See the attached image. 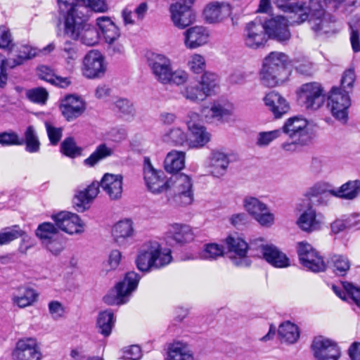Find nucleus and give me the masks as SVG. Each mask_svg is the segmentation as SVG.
<instances>
[{
    "instance_id": "obj_31",
    "label": "nucleus",
    "mask_w": 360,
    "mask_h": 360,
    "mask_svg": "<svg viewBox=\"0 0 360 360\" xmlns=\"http://www.w3.org/2000/svg\"><path fill=\"white\" fill-rule=\"evenodd\" d=\"M231 104L219 101H214L210 105H202L200 108L202 116L207 122L221 121L233 113Z\"/></svg>"
},
{
    "instance_id": "obj_41",
    "label": "nucleus",
    "mask_w": 360,
    "mask_h": 360,
    "mask_svg": "<svg viewBox=\"0 0 360 360\" xmlns=\"http://www.w3.org/2000/svg\"><path fill=\"white\" fill-rule=\"evenodd\" d=\"M230 162L228 154L220 151H213L210 159L212 174L217 177L224 175Z\"/></svg>"
},
{
    "instance_id": "obj_39",
    "label": "nucleus",
    "mask_w": 360,
    "mask_h": 360,
    "mask_svg": "<svg viewBox=\"0 0 360 360\" xmlns=\"http://www.w3.org/2000/svg\"><path fill=\"white\" fill-rule=\"evenodd\" d=\"M38 294L31 288H21L11 295L13 306L25 308L32 306L37 300Z\"/></svg>"
},
{
    "instance_id": "obj_11",
    "label": "nucleus",
    "mask_w": 360,
    "mask_h": 360,
    "mask_svg": "<svg viewBox=\"0 0 360 360\" xmlns=\"http://www.w3.org/2000/svg\"><path fill=\"white\" fill-rule=\"evenodd\" d=\"M244 210L261 226L270 228L276 221V217L268 205L254 196H246L243 201Z\"/></svg>"
},
{
    "instance_id": "obj_63",
    "label": "nucleus",
    "mask_w": 360,
    "mask_h": 360,
    "mask_svg": "<svg viewBox=\"0 0 360 360\" xmlns=\"http://www.w3.org/2000/svg\"><path fill=\"white\" fill-rule=\"evenodd\" d=\"M343 286L348 297L360 308V288L350 283H345Z\"/></svg>"
},
{
    "instance_id": "obj_5",
    "label": "nucleus",
    "mask_w": 360,
    "mask_h": 360,
    "mask_svg": "<svg viewBox=\"0 0 360 360\" xmlns=\"http://www.w3.org/2000/svg\"><path fill=\"white\" fill-rule=\"evenodd\" d=\"M148 65L155 80L162 84L180 86L188 80V73L181 68L174 70L172 60L164 54L152 53Z\"/></svg>"
},
{
    "instance_id": "obj_52",
    "label": "nucleus",
    "mask_w": 360,
    "mask_h": 360,
    "mask_svg": "<svg viewBox=\"0 0 360 360\" xmlns=\"http://www.w3.org/2000/svg\"><path fill=\"white\" fill-rule=\"evenodd\" d=\"M282 134L281 129L269 131H260L257 136L256 144L260 147L269 146L274 140L279 138Z\"/></svg>"
},
{
    "instance_id": "obj_53",
    "label": "nucleus",
    "mask_w": 360,
    "mask_h": 360,
    "mask_svg": "<svg viewBox=\"0 0 360 360\" xmlns=\"http://www.w3.org/2000/svg\"><path fill=\"white\" fill-rule=\"evenodd\" d=\"M350 263L343 256H335L333 258V271L338 276H344L349 269Z\"/></svg>"
},
{
    "instance_id": "obj_62",
    "label": "nucleus",
    "mask_w": 360,
    "mask_h": 360,
    "mask_svg": "<svg viewBox=\"0 0 360 360\" xmlns=\"http://www.w3.org/2000/svg\"><path fill=\"white\" fill-rule=\"evenodd\" d=\"M48 307L49 312L53 319L58 320L63 316L65 309L63 304L58 301L50 302Z\"/></svg>"
},
{
    "instance_id": "obj_3",
    "label": "nucleus",
    "mask_w": 360,
    "mask_h": 360,
    "mask_svg": "<svg viewBox=\"0 0 360 360\" xmlns=\"http://www.w3.org/2000/svg\"><path fill=\"white\" fill-rule=\"evenodd\" d=\"M289 57L283 52L272 51L269 53L262 62L259 70V81L266 87L274 88L281 86L288 81L290 70Z\"/></svg>"
},
{
    "instance_id": "obj_42",
    "label": "nucleus",
    "mask_w": 360,
    "mask_h": 360,
    "mask_svg": "<svg viewBox=\"0 0 360 360\" xmlns=\"http://www.w3.org/2000/svg\"><path fill=\"white\" fill-rule=\"evenodd\" d=\"M186 153L173 150L167 153L164 161V167L168 173H176L185 166Z\"/></svg>"
},
{
    "instance_id": "obj_51",
    "label": "nucleus",
    "mask_w": 360,
    "mask_h": 360,
    "mask_svg": "<svg viewBox=\"0 0 360 360\" xmlns=\"http://www.w3.org/2000/svg\"><path fill=\"white\" fill-rule=\"evenodd\" d=\"M187 67L194 74H200L206 68V60L204 56L194 53L189 56Z\"/></svg>"
},
{
    "instance_id": "obj_45",
    "label": "nucleus",
    "mask_w": 360,
    "mask_h": 360,
    "mask_svg": "<svg viewBox=\"0 0 360 360\" xmlns=\"http://www.w3.org/2000/svg\"><path fill=\"white\" fill-rule=\"evenodd\" d=\"M162 140L174 146H187V133L181 127H174L165 132Z\"/></svg>"
},
{
    "instance_id": "obj_15",
    "label": "nucleus",
    "mask_w": 360,
    "mask_h": 360,
    "mask_svg": "<svg viewBox=\"0 0 360 360\" xmlns=\"http://www.w3.org/2000/svg\"><path fill=\"white\" fill-rule=\"evenodd\" d=\"M311 348L316 360H340L342 356L341 347L338 343L323 336L315 338Z\"/></svg>"
},
{
    "instance_id": "obj_33",
    "label": "nucleus",
    "mask_w": 360,
    "mask_h": 360,
    "mask_svg": "<svg viewBox=\"0 0 360 360\" xmlns=\"http://www.w3.org/2000/svg\"><path fill=\"white\" fill-rule=\"evenodd\" d=\"M167 236L176 244L185 245L195 240V229L185 224H172L168 228Z\"/></svg>"
},
{
    "instance_id": "obj_1",
    "label": "nucleus",
    "mask_w": 360,
    "mask_h": 360,
    "mask_svg": "<svg viewBox=\"0 0 360 360\" xmlns=\"http://www.w3.org/2000/svg\"><path fill=\"white\" fill-rule=\"evenodd\" d=\"M360 4V0H308L306 9L301 13L307 15L311 29L319 34L334 31L335 20L332 15L326 13L323 5L328 4L333 9L345 11L348 7Z\"/></svg>"
},
{
    "instance_id": "obj_49",
    "label": "nucleus",
    "mask_w": 360,
    "mask_h": 360,
    "mask_svg": "<svg viewBox=\"0 0 360 360\" xmlns=\"http://www.w3.org/2000/svg\"><path fill=\"white\" fill-rule=\"evenodd\" d=\"M23 143L26 145V150L29 153H37L40 149V141L32 126H29L24 134Z\"/></svg>"
},
{
    "instance_id": "obj_20",
    "label": "nucleus",
    "mask_w": 360,
    "mask_h": 360,
    "mask_svg": "<svg viewBox=\"0 0 360 360\" xmlns=\"http://www.w3.org/2000/svg\"><path fill=\"white\" fill-rule=\"evenodd\" d=\"M259 243L257 250L262 258L276 268H287L290 266L288 257L273 244L264 243L262 239L256 240Z\"/></svg>"
},
{
    "instance_id": "obj_34",
    "label": "nucleus",
    "mask_w": 360,
    "mask_h": 360,
    "mask_svg": "<svg viewBox=\"0 0 360 360\" xmlns=\"http://www.w3.org/2000/svg\"><path fill=\"white\" fill-rule=\"evenodd\" d=\"M263 101L267 110L276 119L281 118L290 109L289 103L286 99L275 91L266 94L263 98Z\"/></svg>"
},
{
    "instance_id": "obj_36",
    "label": "nucleus",
    "mask_w": 360,
    "mask_h": 360,
    "mask_svg": "<svg viewBox=\"0 0 360 360\" xmlns=\"http://www.w3.org/2000/svg\"><path fill=\"white\" fill-rule=\"evenodd\" d=\"M167 359V360H195V355L188 344L176 341L168 346Z\"/></svg>"
},
{
    "instance_id": "obj_37",
    "label": "nucleus",
    "mask_w": 360,
    "mask_h": 360,
    "mask_svg": "<svg viewBox=\"0 0 360 360\" xmlns=\"http://www.w3.org/2000/svg\"><path fill=\"white\" fill-rule=\"evenodd\" d=\"M96 25L108 44H112L120 37V30L110 18L107 16L98 18Z\"/></svg>"
},
{
    "instance_id": "obj_46",
    "label": "nucleus",
    "mask_w": 360,
    "mask_h": 360,
    "mask_svg": "<svg viewBox=\"0 0 360 360\" xmlns=\"http://www.w3.org/2000/svg\"><path fill=\"white\" fill-rule=\"evenodd\" d=\"M114 153L112 148L105 143L98 145L95 151L84 162L85 165L93 167L99 161L111 156Z\"/></svg>"
},
{
    "instance_id": "obj_4",
    "label": "nucleus",
    "mask_w": 360,
    "mask_h": 360,
    "mask_svg": "<svg viewBox=\"0 0 360 360\" xmlns=\"http://www.w3.org/2000/svg\"><path fill=\"white\" fill-rule=\"evenodd\" d=\"M172 261V250L163 248L156 240H147L139 245L136 253V267L148 272L162 269Z\"/></svg>"
},
{
    "instance_id": "obj_54",
    "label": "nucleus",
    "mask_w": 360,
    "mask_h": 360,
    "mask_svg": "<svg viewBox=\"0 0 360 360\" xmlns=\"http://www.w3.org/2000/svg\"><path fill=\"white\" fill-rule=\"evenodd\" d=\"M80 1L82 6L85 8L84 12L87 8L98 13H105L108 10V6L105 0H80Z\"/></svg>"
},
{
    "instance_id": "obj_22",
    "label": "nucleus",
    "mask_w": 360,
    "mask_h": 360,
    "mask_svg": "<svg viewBox=\"0 0 360 360\" xmlns=\"http://www.w3.org/2000/svg\"><path fill=\"white\" fill-rule=\"evenodd\" d=\"M134 221L124 219L115 223L111 229L112 242L121 248H127L134 242Z\"/></svg>"
},
{
    "instance_id": "obj_57",
    "label": "nucleus",
    "mask_w": 360,
    "mask_h": 360,
    "mask_svg": "<svg viewBox=\"0 0 360 360\" xmlns=\"http://www.w3.org/2000/svg\"><path fill=\"white\" fill-rule=\"evenodd\" d=\"M356 79V75L353 69L346 70L342 77L341 79V89L345 91H351L353 88L354 83Z\"/></svg>"
},
{
    "instance_id": "obj_24",
    "label": "nucleus",
    "mask_w": 360,
    "mask_h": 360,
    "mask_svg": "<svg viewBox=\"0 0 360 360\" xmlns=\"http://www.w3.org/2000/svg\"><path fill=\"white\" fill-rule=\"evenodd\" d=\"M266 35L263 24L250 22L246 24L243 34L244 45L251 49H258L267 41Z\"/></svg>"
},
{
    "instance_id": "obj_44",
    "label": "nucleus",
    "mask_w": 360,
    "mask_h": 360,
    "mask_svg": "<svg viewBox=\"0 0 360 360\" xmlns=\"http://www.w3.org/2000/svg\"><path fill=\"white\" fill-rule=\"evenodd\" d=\"M219 83V78L217 75L211 72H205L201 76L198 84L207 98L215 94Z\"/></svg>"
},
{
    "instance_id": "obj_9",
    "label": "nucleus",
    "mask_w": 360,
    "mask_h": 360,
    "mask_svg": "<svg viewBox=\"0 0 360 360\" xmlns=\"http://www.w3.org/2000/svg\"><path fill=\"white\" fill-rule=\"evenodd\" d=\"M297 96L300 105L311 112L320 109L326 100L323 88L317 82L302 84L297 89Z\"/></svg>"
},
{
    "instance_id": "obj_64",
    "label": "nucleus",
    "mask_w": 360,
    "mask_h": 360,
    "mask_svg": "<svg viewBox=\"0 0 360 360\" xmlns=\"http://www.w3.org/2000/svg\"><path fill=\"white\" fill-rule=\"evenodd\" d=\"M122 259V253L118 250H112L108 256L107 266L108 270H115L118 268Z\"/></svg>"
},
{
    "instance_id": "obj_40",
    "label": "nucleus",
    "mask_w": 360,
    "mask_h": 360,
    "mask_svg": "<svg viewBox=\"0 0 360 360\" xmlns=\"http://www.w3.org/2000/svg\"><path fill=\"white\" fill-rule=\"evenodd\" d=\"M58 4L63 22L69 17L74 18L84 13L85 8L82 6L80 0H58Z\"/></svg>"
},
{
    "instance_id": "obj_38",
    "label": "nucleus",
    "mask_w": 360,
    "mask_h": 360,
    "mask_svg": "<svg viewBox=\"0 0 360 360\" xmlns=\"http://www.w3.org/2000/svg\"><path fill=\"white\" fill-rule=\"evenodd\" d=\"M278 336L281 342L294 344L300 338V330L295 323L286 321L279 325Z\"/></svg>"
},
{
    "instance_id": "obj_55",
    "label": "nucleus",
    "mask_w": 360,
    "mask_h": 360,
    "mask_svg": "<svg viewBox=\"0 0 360 360\" xmlns=\"http://www.w3.org/2000/svg\"><path fill=\"white\" fill-rule=\"evenodd\" d=\"M61 150L67 156L75 157L79 155L81 148L76 146V143L72 138L65 139L61 143Z\"/></svg>"
},
{
    "instance_id": "obj_6",
    "label": "nucleus",
    "mask_w": 360,
    "mask_h": 360,
    "mask_svg": "<svg viewBox=\"0 0 360 360\" xmlns=\"http://www.w3.org/2000/svg\"><path fill=\"white\" fill-rule=\"evenodd\" d=\"M64 34L86 46H94L99 41V33L94 25L88 22L84 13L72 18H68L63 24Z\"/></svg>"
},
{
    "instance_id": "obj_56",
    "label": "nucleus",
    "mask_w": 360,
    "mask_h": 360,
    "mask_svg": "<svg viewBox=\"0 0 360 360\" xmlns=\"http://www.w3.org/2000/svg\"><path fill=\"white\" fill-rule=\"evenodd\" d=\"M22 233L23 232L17 226L0 232V245L18 238L22 235Z\"/></svg>"
},
{
    "instance_id": "obj_23",
    "label": "nucleus",
    "mask_w": 360,
    "mask_h": 360,
    "mask_svg": "<svg viewBox=\"0 0 360 360\" xmlns=\"http://www.w3.org/2000/svg\"><path fill=\"white\" fill-rule=\"evenodd\" d=\"M52 219L58 229L68 234H79L84 231V223L77 214L62 211L52 215Z\"/></svg>"
},
{
    "instance_id": "obj_14",
    "label": "nucleus",
    "mask_w": 360,
    "mask_h": 360,
    "mask_svg": "<svg viewBox=\"0 0 360 360\" xmlns=\"http://www.w3.org/2000/svg\"><path fill=\"white\" fill-rule=\"evenodd\" d=\"M143 175L146 186L151 193L158 194L167 191L168 179L163 172L155 169L148 157L143 158Z\"/></svg>"
},
{
    "instance_id": "obj_26",
    "label": "nucleus",
    "mask_w": 360,
    "mask_h": 360,
    "mask_svg": "<svg viewBox=\"0 0 360 360\" xmlns=\"http://www.w3.org/2000/svg\"><path fill=\"white\" fill-rule=\"evenodd\" d=\"M281 129L291 139L303 144L309 134V122L303 117H292L286 120Z\"/></svg>"
},
{
    "instance_id": "obj_60",
    "label": "nucleus",
    "mask_w": 360,
    "mask_h": 360,
    "mask_svg": "<svg viewBox=\"0 0 360 360\" xmlns=\"http://www.w3.org/2000/svg\"><path fill=\"white\" fill-rule=\"evenodd\" d=\"M27 96L34 103L44 104L47 100L48 92L44 88H35L27 92Z\"/></svg>"
},
{
    "instance_id": "obj_35",
    "label": "nucleus",
    "mask_w": 360,
    "mask_h": 360,
    "mask_svg": "<svg viewBox=\"0 0 360 360\" xmlns=\"http://www.w3.org/2000/svg\"><path fill=\"white\" fill-rule=\"evenodd\" d=\"M38 56L37 49L29 45H21L18 48L15 58L4 60L0 55V65L4 72L6 68H13L16 65L22 64L25 60Z\"/></svg>"
},
{
    "instance_id": "obj_43",
    "label": "nucleus",
    "mask_w": 360,
    "mask_h": 360,
    "mask_svg": "<svg viewBox=\"0 0 360 360\" xmlns=\"http://www.w3.org/2000/svg\"><path fill=\"white\" fill-rule=\"evenodd\" d=\"M116 318L112 309H108L99 312L97 316L96 327L98 331L105 337L111 334L115 326Z\"/></svg>"
},
{
    "instance_id": "obj_28",
    "label": "nucleus",
    "mask_w": 360,
    "mask_h": 360,
    "mask_svg": "<svg viewBox=\"0 0 360 360\" xmlns=\"http://www.w3.org/2000/svg\"><path fill=\"white\" fill-rule=\"evenodd\" d=\"M292 25L285 16L278 15L272 18L263 24L266 34L269 38L278 41H285L290 38V32L288 30V25Z\"/></svg>"
},
{
    "instance_id": "obj_32",
    "label": "nucleus",
    "mask_w": 360,
    "mask_h": 360,
    "mask_svg": "<svg viewBox=\"0 0 360 360\" xmlns=\"http://www.w3.org/2000/svg\"><path fill=\"white\" fill-rule=\"evenodd\" d=\"M323 223V217L321 214H317L316 211L312 207H309L304 210L296 222L297 226L307 233L321 230Z\"/></svg>"
},
{
    "instance_id": "obj_61",
    "label": "nucleus",
    "mask_w": 360,
    "mask_h": 360,
    "mask_svg": "<svg viewBox=\"0 0 360 360\" xmlns=\"http://www.w3.org/2000/svg\"><path fill=\"white\" fill-rule=\"evenodd\" d=\"M45 127L51 143L56 145L62 137V129L55 127L48 122H45Z\"/></svg>"
},
{
    "instance_id": "obj_59",
    "label": "nucleus",
    "mask_w": 360,
    "mask_h": 360,
    "mask_svg": "<svg viewBox=\"0 0 360 360\" xmlns=\"http://www.w3.org/2000/svg\"><path fill=\"white\" fill-rule=\"evenodd\" d=\"M23 139H20L15 132L0 133V144L3 146L22 145Z\"/></svg>"
},
{
    "instance_id": "obj_19",
    "label": "nucleus",
    "mask_w": 360,
    "mask_h": 360,
    "mask_svg": "<svg viewBox=\"0 0 360 360\" xmlns=\"http://www.w3.org/2000/svg\"><path fill=\"white\" fill-rule=\"evenodd\" d=\"M297 252L302 265L314 272L323 271L326 268L322 257L306 241L299 242L297 244Z\"/></svg>"
},
{
    "instance_id": "obj_25",
    "label": "nucleus",
    "mask_w": 360,
    "mask_h": 360,
    "mask_svg": "<svg viewBox=\"0 0 360 360\" xmlns=\"http://www.w3.org/2000/svg\"><path fill=\"white\" fill-rule=\"evenodd\" d=\"M274 3L288 14V21L291 24H302L307 15L301 13L306 9L308 0H273Z\"/></svg>"
},
{
    "instance_id": "obj_16",
    "label": "nucleus",
    "mask_w": 360,
    "mask_h": 360,
    "mask_svg": "<svg viewBox=\"0 0 360 360\" xmlns=\"http://www.w3.org/2000/svg\"><path fill=\"white\" fill-rule=\"evenodd\" d=\"M309 193L311 196L328 193L335 197L351 200L360 194V181H349L338 188L329 190L326 188L324 184H316L309 189Z\"/></svg>"
},
{
    "instance_id": "obj_12",
    "label": "nucleus",
    "mask_w": 360,
    "mask_h": 360,
    "mask_svg": "<svg viewBox=\"0 0 360 360\" xmlns=\"http://www.w3.org/2000/svg\"><path fill=\"white\" fill-rule=\"evenodd\" d=\"M135 289V272H128L124 278L117 283L103 297V302L108 305H121L127 302Z\"/></svg>"
},
{
    "instance_id": "obj_7",
    "label": "nucleus",
    "mask_w": 360,
    "mask_h": 360,
    "mask_svg": "<svg viewBox=\"0 0 360 360\" xmlns=\"http://www.w3.org/2000/svg\"><path fill=\"white\" fill-rule=\"evenodd\" d=\"M168 189L173 195L174 202L180 206H187L193 201V180L188 174H175L168 179Z\"/></svg>"
},
{
    "instance_id": "obj_27",
    "label": "nucleus",
    "mask_w": 360,
    "mask_h": 360,
    "mask_svg": "<svg viewBox=\"0 0 360 360\" xmlns=\"http://www.w3.org/2000/svg\"><path fill=\"white\" fill-rule=\"evenodd\" d=\"M232 6L227 1H214L206 4L203 9L204 20L210 24L223 22L231 16Z\"/></svg>"
},
{
    "instance_id": "obj_50",
    "label": "nucleus",
    "mask_w": 360,
    "mask_h": 360,
    "mask_svg": "<svg viewBox=\"0 0 360 360\" xmlns=\"http://www.w3.org/2000/svg\"><path fill=\"white\" fill-rule=\"evenodd\" d=\"M58 233V228L50 222H44L40 224L36 230V235L44 244L55 238Z\"/></svg>"
},
{
    "instance_id": "obj_30",
    "label": "nucleus",
    "mask_w": 360,
    "mask_h": 360,
    "mask_svg": "<svg viewBox=\"0 0 360 360\" xmlns=\"http://www.w3.org/2000/svg\"><path fill=\"white\" fill-rule=\"evenodd\" d=\"M184 46L189 50L197 49L209 43L210 32L204 26L195 25L186 29L182 34Z\"/></svg>"
},
{
    "instance_id": "obj_10",
    "label": "nucleus",
    "mask_w": 360,
    "mask_h": 360,
    "mask_svg": "<svg viewBox=\"0 0 360 360\" xmlns=\"http://www.w3.org/2000/svg\"><path fill=\"white\" fill-rule=\"evenodd\" d=\"M351 98L349 91H343L338 87H333L328 95L327 108L332 116L342 124L348 120Z\"/></svg>"
},
{
    "instance_id": "obj_18",
    "label": "nucleus",
    "mask_w": 360,
    "mask_h": 360,
    "mask_svg": "<svg viewBox=\"0 0 360 360\" xmlns=\"http://www.w3.org/2000/svg\"><path fill=\"white\" fill-rule=\"evenodd\" d=\"M13 360H42L40 343L33 338L18 340L11 352Z\"/></svg>"
},
{
    "instance_id": "obj_8",
    "label": "nucleus",
    "mask_w": 360,
    "mask_h": 360,
    "mask_svg": "<svg viewBox=\"0 0 360 360\" xmlns=\"http://www.w3.org/2000/svg\"><path fill=\"white\" fill-rule=\"evenodd\" d=\"M200 115L190 111L186 118V125L188 131L187 146L189 148H201L211 140V134L207 128L199 123Z\"/></svg>"
},
{
    "instance_id": "obj_17",
    "label": "nucleus",
    "mask_w": 360,
    "mask_h": 360,
    "mask_svg": "<svg viewBox=\"0 0 360 360\" xmlns=\"http://www.w3.org/2000/svg\"><path fill=\"white\" fill-rule=\"evenodd\" d=\"M106 69L105 57L97 50L89 51L83 58L81 72L86 78H101L105 75Z\"/></svg>"
},
{
    "instance_id": "obj_58",
    "label": "nucleus",
    "mask_w": 360,
    "mask_h": 360,
    "mask_svg": "<svg viewBox=\"0 0 360 360\" xmlns=\"http://www.w3.org/2000/svg\"><path fill=\"white\" fill-rule=\"evenodd\" d=\"M63 57L68 65H72L77 58V46L71 42L67 41L63 49Z\"/></svg>"
},
{
    "instance_id": "obj_29",
    "label": "nucleus",
    "mask_w": 360,
    "mask_h": 360,
    "mask_svg": "<svg viewBox=\"0 0 360 360\" xmlns=\"http://www.w3.org/2000/svg\"><path fill=\"white\" fill-rule=\"evenodd\" d=\"M59 109L65 119L71 122L84 112L86 103L80 96L69 94L60 100Z\"/></svg>"
},
{
    "instance_id": "obj_47",
    "label": "nucleus",
    "mask_w": 360,
    "mask_h": 360,
    "mask_svg": "<svg viewBox=\"0 0 360 360\" xmlns=\"http://www.w3.org/2000/svg\"><path fill=\"white\" fill-rule=\"evenodd\" d=\"M182 96L193 103H198L206 98L199 84L190 83L181 90Z\"/></svg>"
},
{
    "instance_id": "obj_2",
    "label": "nucleus",
    "mask_w": 360,
    "mask_h": 360,
    "mask_svg": "<svg viewBox=\"0 0 360 360\" xmlns=\"http://www.w3.org/2000/svg\"><path fill=\"white\" fill-rule=\"evenodd\" d=\"M101 187L112 200H117L122 198L123 192V176L121 174L106 173L103 175ZM99 193V184L93 182L87 188L78 191L73 199V203L77 210L83 212L87 209L89 203Z\"/></svg>"
},
{
    "instance_id": "obj_21",
    "label": "nucleus",
    "mask_w": 360,
    "mask_h": 360,
    "mask_svg": "<svg viewBox=\"0 0 360 360\" xmlns=\"http://www.w3.org/2000/svg\"><path fill=\"white\" fill-rule=\"evenodd\" d=\"M170 19L174 26L184 30L195 21V15L190 5L176 1L169 6Z\"/></svg>"
},
{
    "instance_id": "obj_48",
    "label": "nucleus",
    "mask_w": 360,
    "mask_h": 360,
    "mask_svg": "<svg viewBox=\"0 0 360 360\" xmlns=\"http://www.w3.org/2000/svg\"><path fill=\"white\" fill-rule=\"evenodd\" d=\"M224 253L225 250L222 245L210 243L204 245L200 252V257L206 260H216L224 256Z\"/></svg>"
},
{
    "instance_id": "obj_13",
    "label": "nucleus",
    "mask_w": 360,
    "mask_h": 360,
    "mask_svg": "<svg viewBox=\"0 0 360 360\" xmlns=\"http://www.w3.org/2000/svg\"><path fill=\"white\" fill-rule=\"evenodd\" d=\"M227 248V255L232 264L239 267L250 265L251 260L248 256V245L238 234H231L224 239Z\"/></svg>"
}]
</instances>
